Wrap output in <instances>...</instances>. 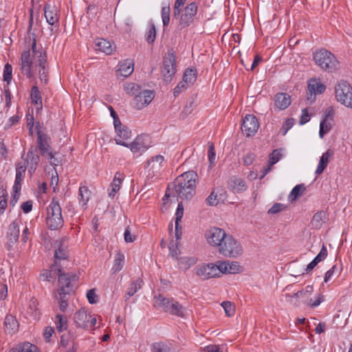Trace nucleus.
Returning a JSON list of instances; mask_svg holds the SVG:
<instances>
[{
	"instance_id": "nucleus-1",
	"label": "nucleus",
	"mask_w": 352,
	"mask_h": 352,
	"mask_svg": "<svg viewBox=\"0 0 352 352\" xmlns=\"http://www.w3.org/2000/svg\"><path fill=\"white\" fill-rule=\"evenodd\" d=\"M58 275V289L54 292V296L57 300L59 309L61 311H66L68 306L69 296L74 291V283L77 280V276L75 274L62 272H54Z\"/></svg>"
},
{
	"instance_id": "nucleus-2",
	"label": "nucleus",
	"mask_w": 352,
	"mask_h": 352,
	"mask_svg": "<svg viewBox=\"0 0 352 352\" xmlns=\"http://www.w3.org/2000/svg\"><path fill=\"white\" fill-rule=\"evenodd\" d=\"M197 175L193 170L187 171L177 177L173 182L177 195L182 199H190L195 193Z\"/></svg>"
},
{
	"instance_id": "nucleus-3",
	"label": "nucleus",
	"mask_w": 352,
	"mask_h": 352,
	"mask_svg": "<svg viewBox=\"0 0 352 352\" xmlns=\"http://www.w3.org/2000/svg\"><path fill=\"white\" fill-rule=\"evenodd\" d=\"M36 41L33 38L31 49L24 51L20 58V69L21 73L28 78H32L34 74L35 60L38 59V53H44L42 51L36 50Z\"/></svg>"
},
{
	"instance_id": "nucleus-4",
	"label": "nucleus",
	"mask_w": 352,
	"mask_h": 352,
	"mask_svg": "<svg viewBox=\"0 0 352 352\" xmlns=\"http://www.w3.org/2000/svg\"><path fill=\"white\" fill-rule=\"evenodd\" d=\"M154 307L163 310L164 312L178 317H184V308L173 298H166L161 294L153 298Z\"/></svg>"
},
{
	"instance_id": "nucleus-5",
	"label": "nucleus",
	"mask_w": 352,
	"mask_h": 352,
	"mask_svg": "<svg viewBox=\"0 0 352 352\" xmlns=\"http://www.w3.org/2000/svg\"><path fill=\"white\" fill-rule=\"evenodd\" d=\"M47 225L52 230L61 228L64 224L62 209L56 198H53L47 208Z\"/></svg>"
},
{
	"instance_id": "nucleus-6",
	"label": "nucleus",
	"mask_w": 352,
	"mask_h": 352,
	"mask_svg": "<svg viewBox=\"0 0 352 352\" xmlns=\"http://www.w3.org/2000/svg\"><path fill=\"white\" fill-rule=\"evenodd\" d=\"M313 58L315 63L325 72H332L338 67L339 63L334 54L324 49L317 50Z\"/></svg>"
},
{
	"instance_id": "nucleus-7",
	"label": "nucleus",
	"mask_w": 352,
	"mask_h": 352,
	"mask_svg": "<svg viewBox=\"0 0 352 352\" xmlns=\"http://www.w3.org/2000/svg\"><path fill=\"white\" fill-rule=\"evenodd\" d=\"M36 130L37 135L36 148L37 151H39L41 156L46 157L50 160H53L55 153H54L50 145V138L47 133L41 130L39 123L36 125Z\"/></svg>"
},
{
	"instance_id": "nucleus-8",
	"label": "nucleus",
	"mask_w": 352,
	"mask_h": 352,
	"mask_svg": "<svg viewBox=\"0 0 352 352\" xmlns=\"http://www.w3.org/2000/svg\"><path fill=\"white\" fill-rule=\"evenodd\" d=\"M117 144L129 148L133 154L140 155L150 147L149 137L146 135H138L130 144L120 139L115 140Z\"/></svg>"
},
{
	"instance_id": "nucleus-9",
	"label": "nucleus",
	"mask_w": 352,
	"mask_h": 352,
	"mask_svg": "<svg viewBox=\"0 0 352 352\" xmlns=\"http://www.w3.org/2000/svg\"><path fill=\"white\" fill-rule=\"evenodd\" d=\"M336 100L347 107L352 108V87L344 80L339 82L335 87Z\"/></svg>"
},
{
	"instance_id": "nucleus-10",
	"label": "nucleus",
	"mask_w": 352,
	"mask_h": 352,
	"mask_svg": "<svg viewBox=\"0 0 352 352\" xmlns=\"http://www.w3.org/2000/svg\"><path fill=\"white\" fill-rule=\"evenodd\" d=\"M219 253L225 257L236 258L243 254V248L241 243L231 234L230 238L226 240L225 244L219 249Z\"/></svg>"
},
{
	"instance_id": "nucleus-11",
	"label": "nucleus",
	"mask_w": 352,
	"mask_h": 352,
	"mask_svg": "<svg viewBox=\"0 0 352 352\" xmlns=\"http://www.w3.org/2000/svg\"><path fill=\"white\" fill-rule=\"evenodd\" d=\"M74 321L76 326L85 330L92 329L96 324V318L89 314L85 308H81L74 315Z\"/></svg>"
},
{
	"instance_id": "nucleus-12",
	"label": "nucleus",
	"mask_w": 352,
	"mask_h": 352,
	"mask_svg": "<svg viewBox=\"0 0 352 352\" xmlns=\"http://www.w3.org/2000/svg\"><path fill=\"white\" fill-rule=\"evenodd\" d=\"M197 5L195 2L188 4L183 10H182L179 16L178 26L182 30L190 26L193 22L194 19L197 13Z\"/></svg>"
},
{
	"instance_id": "nucleus-13",
	"label": "nucleus",
	"mask_w": 352,
	"mask_h": 352,
	"mask_svg": "<svg viewBox=\"0 0 352 352\" xmlns=\"http://www.w3.org/2000/svg\"><path fill=\"white\" fill-rule=\"evenodd\" d=\"M175 62V56L173 53H168L164 57L162 73L164 76V80L166 81V82H170L176 72Z\"/></svg>"
},
{
	"instance_id": "nucleus-14",
	"label": "nucleus",
	"mask_w": 352,
	"mask_h": 352,
	"mask_svg": "<svg viewBox=\"0 0 352 352\" xmlns=\"http://www.w3.org/2000/svg\"><path fill=\"white\" fill-rule=\"evenodd\" d=\"M56 246L57 249L55 250L54 254V263L52 265V270L54 272H62V266L60 261L67 260L68 258V252L66 245L64 244L63 241H56Z\"/></svg>"
},
{
	"instance_id": "nucleus-15",
	"label": "nucleus",
	"mask_w": 352,
	"mask_h": 352,
	"mask_svg": "<svg viewBox=\"0 0 352 352\" xmlns=\"http://www.w3.org/2000/svg\"><path fill=\"white\" fill-rule=\"evenodd\" d=\"M155 94L153 91L144 89L138 92L133 100V106L137 109H142L153 100Z\"/></svg>"
},
{
	"instance_id": "nucleus-16",
	"label": "nucleus",
	"mask_w": 352,
	"mask_h": 352,
	"mask_svg": "<svg viewBox=\"0 0 352 352\" xmlns=\"http://www.w3.org/2000/svg\"><path fill=\"white\" fill-rule=\"evenodd\" d=\"M258 127L259 124L256 118L254 115L249 114L243 119L241 130L247 137H250L257 132Z\"/></svg>"
},
{
	"instance_id": "nucleus-17",
	"label": "nucleus",
	"mask_w": 352,
	"mask_h": 352,
	"mask_svg": "<svg viewBox=\"0 0 352 352\" xmlns=\"http://www.w3.org/2000/svg\"><path fill=\"white\" fill-rule=\"evenodd\" d=\"M194 272L201 280H207L211 278L217 277L214 263H202L197 265L194 268Z\"/></svg>"
},
{
	"instance_id": "nucleus-18",
	"label": "nucleus",
	"mask_w": 352,
	"mask_h": 352,
	"mask_svg": "<svg viewBox=\"0 0 352 352\" xmlns=\"http://www.w3.org/2000/svg\"><path fill=\"white\" fill-rule=\"evenodd\" d=\"M39 162L40 156L37 153V149L36 146L32 145L27 153V158L24 161L30 175H32L36 171Z\"/></svg>"
},
{
	"instance_id": "nucleus-19",
	"label": "nucleus",
	"mask_w": 352,
	"mask_h": 352,
	"mask_svg": "<svg viewBox=\"0 0 352 352\" xmlns=\"http://www.w3.org/2000/svg\"><path fill=\"white\" fill-rule=\"evenodd\" d=\"M38 59L35 60V68L37 67H39L38 74L39 78L41 82H43L45 84L47 83V56L45 53H38Z\"/></svg>"
},
{
	"instance_id": "nucleus-20",
	"label": "nucleus",
	"mask_w": 352,
	"mask_h": 352,
	"mask_svg": "<svg viewBox=\"0 0 352 352\" xmlns=\"http://www.w3.org/2000/svg\"><path fill=\"white\" fill-rule=\"evenodd\" d=\"M224 230L218 227H212L205 232V238L207 243L212 247H214L217 242L220 241V238L224 232Z\"/></svg>"
},
{
	"instance_id": "nucleus-21",
	"label": "nucleus",
	"mask_w": 352,
	"mask_h": 352,
	"mask_svg": "<svg viewBox=\"0 0 352 352\" xmlns=\"http://www.w3.org/2000/svg\"><path fill=\"white\" fill-rule=\"evenodd\" d=\"M291 97L286 93H278L274 98V108L277 110H285L291 104Z\"/></svg>"
},
{
	"instance_id": "nucleus-22",
	"label": "nucleus",
	"mask_w": 352,
	"mask_h": 352,
	"mask_svg": "<svg viewBox=\"0 0 352 352\" xmlns=\"http://www.w3.org/2000/svg\"><path fill=\"white\" fill-rule=\"evenodd\" d=\"M115 45L109 41L104 38H98L96 42V50L105 53L106 54H111L115 50Z\"/></svg>"
},
{
	"instance_id": "nucleus-23",
	"label": "nucleus",
	"mask_w": 352,
	"mask_h": 352,
	"mask_svg": "<svg viewBox=\"0 0 352 352\" xmlns=\"http://www.w3.org/2000/svg\"><path fill=\"white\" fill-rule=\"evenodd\" d=\"M133 62L131 60H126L123 63H120L119 68L117 70V75L124 77L129 76L133 72Z\"/></svg>"
},
{
	"instance_id": "nucleus-24",
	"label": "nucleus",
	"mask_w": 352,
	"mask_h": 352,
	"mask_svg": "<svg viewBox=\"0 0 352 352\" xmlns=\"http://www.w3.org/2000/svg\"><path fill=\"white\" fill-rule=\"evenodd\" d=\"M19 236V227L16 222L13 221L8 228V250L12 246V244L16 242Z\"/></svg>"
},
{
	"instance_id": "nucleus-25",
	"label": "nucleus",
	"mask_w": 352,
	"mask_h": 352,
	"mask_svg": "<svg viewBox=\"0 0 352 352\" xmlns=\"http://www.w3.org/2000/svg\"><path fill=\"white\" fill-rule=\"evenodd\" d=\"M228 187L233 192H241L246 190L245 181L238 177H232L228 182Z\"/></svg>"
},
{
	"instance_id": "nucleus-26",
	"label": "nucleus",
	"mask_w": 352,
	"mask_h": 352,
	"mask_svg": "<svg viewBox=\"0 0 352 352\" xmlns=\"http://www.w3.org/2000/svg\"><path fill=\"white\" fill-rule=\"evenodd\" d=\"M325 88V86L320 82H318L316 80H311L308 84V90L310 94V97H308L307 99L310 100L312 96L315 97L316 94H320L323 93Z\"/></svg>"
},
{
	"instance_id": "nucleus-27",
	"label": "nucleus",
	"mask_w": 352,
	"mask_h": 352,
	"mask_svg": "<svg viewBox=\"0 0 352 352\" xmlns=\"http://www.w3.org/2000/svg\"><path fill=\"white\" fill-rule=\"evenodd\" d=\"M124 176L123 173L120 172H117L115 174L113 182L111 184V189L109 192V195L111 197H113L117 192H118L120 189V186L122 181L124 180Z\"/></svg>"
},
{
	"instance_id": "nucleus-28",
	"label": "nucleus",
	"mask_w": 352,
	"mask_h": 352,
	"mask_svg": "<svg viewBox=\"0 0 352 352\" xmlns=\"http://www.w3.org/2000/svg\"><path fill=\"white\" fill-rule=\"evenodd\" d=\"M269 157L270 159L268 167L263 170L261 178L265 177L271 170L273 165L277 163L280 160V158L282 157L281 150H274L272 153L270 155Z\"/></svg>"
},
{
	"instance_id": "nucleus-29",
	"label": "nucleus",
	"mask_w": 352,
	"mask_h": 352,
	"mask_svg": "<svg viewBox=\"0 0 352 352\" xmlns=\"http://www.w3.org/2000/svg\"><path fill=\"white\" fill-rule=\"evenodd\" d=\"M6 331L9 334L14 333L18 331L19 323L15 317L12 315L6 316L4 321Z\"/></svg>"
},
{
	"instance_id": "nucleus-30",
	"label": "nucleus",
	"mask_w": 352,
	"mask_h": 352,
	"mask_svg": "<svg viewBox=\"0 0 352 352\" xmlns=\"http://www.w3.org/2000/svg\"><path fill=\"white\" fill-rule=\"evenodd\" d=\"M333 151L329 149L322 154V155L320 157L319 164L315 172L316 175H320L322 173V172L327 168L329 162V159L333 155Z\"/></svg>"
},
{
	"instance_id": "nucleus-31",
	"label": "nucleus",
	"mask_w": 352,
	"mask_h": 352,
	"mask_svg": "<svg viewBox=\"0 0 352 352\" xmlns=\"http://www.w3.org/2000/svg\"><path fill=\"white\" fill-rule=\"evenodd\" d=\"M44 12L47 22L50 25H53L58 21V18L55 7H52L50 5L47 4L44 8Z\"/></svg>"
},
{
	"instance_id": "nucleus-32",
	"label": "nucleus",
	"mask_w": 352,
	"mask_h": 352,
	"mask_svg": "<svg viewBox=\"0 0 352 352\" xmlns=\"http://www.w3.org/2000/svg\"><path fill=\"white\" fill-rule=\"evenodd\" d=\"M142 280L140 279H137L131 282L124 296L125 301H127L130 297L133 296L142 288Z\"/></svg>"
},
{
	"instance_id": "nucleus-33",
	"label": "nucleus",
	"mask_w": 352,
	"mask_h": 352,
	"mask_svg": "<svg viewBox=\"0 0 352 352\" xmlns=\"http://www.w3.org/2000/svg\"><path fill=\"white\" fill-rule=\"evenodd\" d=\"M177 261L179 267L182 270H187L195 265L198 260L195 256H182L178 258Z\"/></svg>"
},
{
	"instance_id": "nucleus-34",
	"label": "nucleus",
	"mask_w": 352,
	"mask_h": 352,
	"mask_svg": "<svg viewBox=\"0 0 352 352\" xmlns=\"http://www.w3.org/2000/svg\"><path fill=\"white\" fill-rule=\"evenodd\" d=\"M91 192L88 189L87 186H80L78 190V199L79 204L85 210L86 208L87 202L90 199Z\"/></svg>"
},
{
	"instance_id": "nucleus-35",
	"label": "nucleus",
	"mask_w": 352,
	"mask_h": 352,
	"mask_svg": "<svg viewBox=\"0 0 352 352\" xmlns=\"http://www.w3.org/2000/svg\"><path fill=\"white\" fill-rule=\"evenodd\" d=\"M30 98L32 103L37 105L38 109H42L43 103L41 94L37 86L34 85L31 89Z\"/></svg>"
},
{
	"instance_id": "nucleus-36",
	"label": "nucleus",
	"mask_w": 352,
	"mask_h": 352,
	"mask_svg": "<svg viewBox=\"0 0 352 352\" xmlns=\"http://www.w3.org/2000/svg\"><path fill=\"white\" fill-rule=\"evenodd\" d=\"M327 215L324 211L316 212L311 220V225L316 229H320L325 221Z\"/></svg>"
},
{
	"instance_id": "nucleus-37",
	"label": "nucleus",
	"mask_w": 352,
	"mask_h": 352,
	"mask_svg": "<svg viewBox=\"0 0 352 352\" xmlns=\"http://www.w3.org/2000/svg\"><path fill=\"white\" fill-rule=\"evenodd\" d=\"M12 352H40L38 347L29 342L18 344L12 349Z\"/></svg>"
},
{
	"instance_id": "nucleus-38",
	"label": "nucleus",
	"mask_w": 352,
	"mask_h": 352,
	"mask_svg": "<svg viewBox=\"0 0 352 352\" xmlns=\"http://www.w3.org/2000/svg\"><path fill=\"white\" fill-rule=\"evenodd\" d=\"M183 80L190 86L194 84L197 80V70L194 68H188L185 70Z\"/></svg>"
},
{
	"instance_id": "nucleus-39",
	"label": "nucleus",
	"mask_w": 352,
	"mask_h": 352,
	"mask_svg": "<svg viewBox=\"0 0 352 352\" xmlns=\"http://www.w3.org/2000/svg\"><path fill=\"white\" fill-rule=\"evenodd\" d=\"M124 257L123 254H118L114 260V263L112 267V271L113 273L120 272L124 265Z\"/></svg>"
},
{
	"instance_id": "nucleus-40",
	"label": "nucleus",
	"mask_w": 352,
	"mask_h": 352,
	"mask_svg": "<svg viewBox=\"0 0 352 352\" xmlns=\"http://www.w3.org/2000/svg\"><path fill=\"white\" fill-rule=\"evenodd\" d=\"M56 327L58 331L62 332L67 329V320L63 315L57 314L56 316Z\"/></svg>"
},
{
	"instance_id": "nucleus-41",
	"label": "nucleus",
	"mask_w": 352,
	"mask_h": 352,
	"mask_svg": "<svg viewBox=\"0 0 352 352\" xmlns=\"http://www.w3.org/2000/svg\"><path fill=\"white\" fill-rule=\"evenodd\" d=\"M228 265L229 261H219L214 264V270H216V274H217V277L219 276L221 274L228 272Z\"/></svg>"
},
{
	"instance_id": "nucleus-42",
	"label": "nucleus",
	"mask_w": 352,
	"mask_h": 352,
	"mask_svg": "<svg viewBox=\"0 0 352 352\" xmlns=\"http://www.w3.org/2000/svg\"><path fill=\"white\" fill-rule=\"evenodd\" d=\"M117 135L124 140H127L131 137V130L125 125L116 130Z\"/></svg>"
},
{
	"instance_id": "nucleus-43",
	"label": "nucleus",
	"mask_w": 352,
	"mask_h": 352,
	"mask_svg": "<svg viewBox=\"0 0 352 352\" xmlns=\"http://www.w3.org/2000/svg\"><path fill=\"white\" fill-rule=\"evenodd\" d=\"M305 189V188L303 184L296 185L290 192L289 198L291 201L296 199L300 195H301Z\"/></svg>"
},
{
	"instance_id": "nucleus-44",
	"label": "nucleus",
	"mask_w": 352,
	"mask_h": 352,
	"mask_svg": "<svg viewBox=\"0 0 352 352\" xmlns=\"http://www.w3.org/2000/svg\"><path fill=\"white\" fill-rule=\"evenodd\" d=\"M331 129V124L328 120H322L320 124L319 136L323 138L324 135L327 134Z\"/></svg>"
},
{
	"instance_id": "nucleus-45",
	"label": "nucleus",
	"mask_w": 352,
	"mask_h": 352,
	"mask_svg": "<svg viewBox=\"0 0 352 352\" xmlns=\"http://www.w3.org/2000/svg\"><path fill=\"white\" fill-rule=\"evenodd\" d=\"M170 6H163L161 11L162 19L164 27L168 25L170 21Z\"/></svg>"
},
{
	"instance_id": "nucleus-46",
	"label": "nucleus",
	"mask_w": 352,
	"mask_h": 352,
	"mask_svg": "<svg viewBox=\"0 0 352 352\" xmlns=\"http://www.w3.org/2000/svg\"><path fill=\"white\" fill-rule=\"evenodd\" d=\"M140 86L136 83H134V82H130V83H128L126 86H125V90L126 91L132 95V96H135L138 92L140 91Z\"/></svg>"
},
{
	"instance_id": "nucleus-47",
	"label": "nucleus",
	"mask_w": 352,
	"mask_h": 352,
	"mask_svg": "<svg viewBox=\"0 0 352 352\" xmlns=\"http://www.w3.org/2000/svg\"><path fill=\"white\" fill-rule=\"evenodd\" d=\"M152 352H170V349L163 342H155L152 344Z\"/></svg>"
},
{
	"instance_id": "nucleus-48",
	"label": "nucleus",
	"mask_w": 352,
	"mask_h": 352,
	"mask_svg": "<svg viewBox=\"0 0 352 352\" xmlns=\"http://www.w3.org/2000/svg\"><path fill=\"white\" fill-rule=\"evenodd\" d=\"M221 306L223 307L227 316L230 317L234 314L235 311L234 306L231 302L223 301L221 303Z\"/></svg>"
},
{
	"instance_id": "nucleus-49",
	"label": "nucleus",
	"mask_w": 352,
	"mask_h": 352,
	"mask_svg": "<svg viewBox=\"0 0 352 352\" xmlns=\"http://www.w3.org/2000/svg\"><path fill=\"white\" fill-rule=\"evenodd\" d=\"M186 0H176L173 8V16L177 18L182 12V7L185 4Z\"/></svg>"
},
{
	"instance_id": "nucleus-50",
	"label": "nucleus",
	"mask_w": 352,
	"mask_h": 352,
	"mask_svg": "<svg viewBox=\"0 0 352 352\" xmlns=\"http://www.w3.org/2000/svg\"><path fill=\"white\" fill-rule=\"evenodd\" d=\"M168 249H169V253H170V255L172 256V257H175V258H177V256L180 254V251L179 250V248H178V244H177V242H171L169 244V246H168Z\"/></svg>"
},
{
	"instance_id": "nucleus-51",
	"label": "nucleus",
	"mask_w": 352,
	"mask_h": 352,
	"mask_svg": "<svg viewBox=\"0 0 352 352\" xmlns=\"http://www.w3.org/2000/svg\"><path fill=\"white\" fill-rule=\"evenodd\" d=\"M241 266L236 261H229V265L228 267V272L229 274H236L239 272Z\"/></svg>"
},
{
	"instance_id": "nucleus-52",
	"label": "nucleus",
	"mask_w": 352,
	"mask_h": 352,
	"mask_svg": "<svg viewBox=\"0 0 352 352\" xmlns=\"http://www.w3.org/2000/svg\"><path fill=\"white\" fill-rule=\"evenodd\" d=\"M12 66L7 63L5 65L4 70H3V80L5 81H7L9 82L12 79Z\"/></svg>"
},
{
	"instance_id": "nucleus-53",
	"label": "nucleus",
	"mask_w": 352,
	"mask_h": 352,
	"mask_svg": "<svg viewBox=\"0 0 352 352\" xmlns=\"http://www.w3.org/2000/svg\"><path fill=\"white\" fill-rule=\"evenodd\" d=\"M327 250L324 245H322V247L320 251V252L318 254V255L314 258L318 263L321 262L322 261L324 260L327 256Z\"/></svg>"
},
{
	"instance_id": "nucleus-54",
	"label": "nucleus",
	"mask_w": 352,
	"mask_h": 352,
	"mask_svg": "<svg viewBox=\"0 0 352 352\" xmlns=\"http://www.w3.org/2000/svg\"><path fill=\"white\" fill-rule=\"evenodd\" d=\"M294 124V118H288L287 119L282 126V131H283V134L285 135L287 132L293 126Z\"/></svg>"
},
{
	"instance_id": "nucleus-55",
	"label": "nucleus",
	"mask_w": 352,
	"mask_h": 352,
	"mask_svg": "<svg viewBox=\"0 0 352 352\" xmlns=\"http://www.w3.org/2000/svg\"><path fill=\"white\" fill-rule=\"evenodd\" d=\"M212 191L217 196L219 201H223L226 198V191L223 188L217 187Z\"/></svg>"
},
{
	"instance_id": "nucleus-56",
	"label": "nucleus",
	"mask_w": 352,
	"mask_h": 352,
	"mask_svg": "<svg viewBox=\"0 0 352 352\" xmlns=\"http://www.w3.org/2000/svg\"><path fill=\"white\" fill-rule=\"evenodd\" d=\"M188 86L189 85L187 84V82L184 81V80L181 81L174 89L175 96L179 95L183 90L186 89Z\"/></svg>"
},
{
	"instance_id": "nucleus-57",
	"label": "nucleus",
	"mask_w": 352,
	"mask_h": 352,
	"mask_svg": "<svg viewBox=\"0 0 352 352\" xmlns=\"http://www.w3.org/2000/svg\"><path fill=\"white\" fill-rule=\"evenodd\" d=\"M156 36V30L155 25L153 24L150 30L147 33L146 41L148 43H152L154 42Z\"/></svg>"
},
{
	"instance_id": "nucleus-58",
	"label": "nucleus",
	"mask_w": 352,
	"mask_h": 352,
	"mask_svg": "<svg viewBox=\"0 0 352 352\" xmlns=\"http://www.w3.org/2000/svg\"><path fill=\"white\" fill-rule=\"evenodd\" d=\"M87 298L90 304H95L98 301V296H96L94 289H89L87 292Z\"/></svg>"
},
{
	"instance_id": "nucleus-59",
	"label": "nucleus",
	"mask_w": 352,
	"mask_h": 352,
	"mask_svg": "<svg viewBox=\"0 0 352 352\" xmlns=\"http://www.w3.org/2000/svg\"><path fill=\"white\" fill-rule=\"evenodd\" d=\"M333 115H334V109L332 107H327L324 112V114H323V118H322V120H333Z\"/></svg>"
},
{
	"instance_id": "nucleus-60",
	"label": "nucleus",
	"mask_w": 352,
	"mask_h": 352,
	"mask_svg": "<svg viewBox=\"0 0 352 352\" xmlns=\"http://www.w3.org/2000/svg\"><path fill=\"white\" fill-rule=\"evenodd\" d=\"M230 236V234H228L226 231H224L221 237L220 238V241H219L214 248H217V250L219 251V249H221V247L225 244L226 240L228 239Z\"/></svg>"
},
{
	"instance_id": "nucleus-61",
	"label": "nucleus",
	"mask_w": 352,
	"mask_h": 352,
	"mask_svg": "<svg viewBox=\"0 0 352 352\" xmlns=\"http://www.w3.org/2000/svg\"><path fill=\"white\" fill-rule=\"evenodd\" d=\"M285 208V206L282 204L276 203L273 205V206L269 209V214H276L280 211H282Z\"/></svg>"
},
{
	"instance_id": "nucleus-62",
	"label": "nucleus",
	"mask_w": 352,
	"mask_h": 352,
	"mask_svg": "<svg viewBox=\"0 0 352 352\" xmlns=\"http://www.w3.org/2000/svg\"><path fill=\"white\" fill-rule=\"evenodd\" d=\"M208 160L210 162V165H212L214 163L215 160V151H214V147L213 144H211L209 146L208 151Z\"/></svg>"
},
{
	"instance_id": "nucleus-63",
	"label": "nucleus",
	"mask_w": 352,
	"mask_h": 352,
	"mask_svg": "<svg viewBox=\"0 0 352 352\" xmlns=\"http://www.w3.org/2000/svg\"><path fill=\"white\" fill-rule=\"evenodd\" d=\"M219 201L218 200L217 196L212 191L210 195L207 197L206 202L210 206H216Z\"/></svg>"
},
{
	"instance_id": "nucleus-64",
	"label": "nucleus",
	"mask_w": 352,
	"mask_h": 352,
	"mask_svg": "<svg viewBox=\"0 0 352 352\" xmlns=\"http://www.w3.org/2000/svg\"><path fill=\"white\" fill-rule=\"evenodd\" d=\"M255 155L253 153H248L244 157H243V164L245 166H250L251 165L254 160H255Z\"/></svg>"
}]
</instances>
